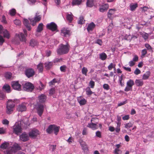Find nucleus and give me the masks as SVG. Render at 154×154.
Listing matches in <instances>:
<instances>
[{
  "label": "nucleus",
  "mask_w": 154,
  "mask_h": 154,
  "mask_svg": "<svg viewBox=\"0 0 154 154\" xmlns=\"http://www.w3.org/2000/svg\"><path fill=\"white\" fill-rule=\"evenodd\" d=\"M46 97L43 94L41 95L38 97L39 102L42 103L44 102L46 100ZM35 108L36 109L38 115L41 116L44 111V106L42 104H39L38 102L37 104L35 105Z\"/></svg>",
  "instance_id": "1"
},
{
  "label": "nucleus",
  "mask_w": 154,
  "mask_h": 154,
  "mask_svg": "<svg viewBox=\"0 0 154 154\" xmlns=\"http://www.w3.org/2000/svg\"><path fill=\"white\" fill-rule=\"evenodd\" d=\"M70 48V46L68 44L66 45L60 44L57 50V53L59 55L66 54L69 52Z\"/></svg>",
  "instance_id": "2"
},
{
  "label": "nucleus",
  "mask_w": 154,
  "mask_h": 154,
  "mask_svg": "<svg viewBox=\"0 0 154 154\" xmlns=\"http://www.w3.org/2000/svg\"><path fill=\"white\" fill-rule=\"evenodd\" d=\"M15 103L12 100H9L7 102L6 112L8 114L11 113L13 111Z\"/></svg>",
  "instance_id": "3"
},
{
  "label": "nucleus",
  "mask_w": 154,
  "mask_h": 154,
  "mask_svg": "<svg viewBox=\"0 0 154 154\" xmlns=\"http://www.w3.org/2000/svg\"><path fill=\"white\" fill-rule=\"evenodd\" d=\"M20 149V147L17 143H14L12 146L10 147L6 151V154H14L17 150Z\"/></svg>",
  "instance_id": "4"
},
{
  "label": "nucleus",
  "mask_w": 154,
  "mask_h": 154,
  "mask_svg": "<svg viewBox=\"0 0 154 154\" xmlns=\"http://www.w3.org/2000/svg\"><path fill=\"white\" fill-rule=\"evenodd\" d=\"M21 122H16L13 126L14 132L17 134H18L22 132L21 127Z\"/></svg>",
  "instance_id": "5"
},
{
  "label": "nucleus",
  "mask_w": 154,
  "mask_h": 154,
  "mask_svg": "<svg viewBox=\"0 0 154 154\" xmlns=\"http://www.w3.org/2000/svg\"><path fill=\"white\" fill-rule=\"evenodd\" d=\"M2 34L5 38L9 39L10 37V35L7 30L3 29L2 26L0 25V34Z\"/></svg>",
  "instance_id": "6"
},
{
  "label": "nucleus",
  "mask_w": 154,
  "mask_h": 154,
  "mask_svg": "<svg viewBox=\"0 0 154 154\" xmlns=\"http://www.w3.org/2000/svg\"><path fill=\"white\" fill-rule=\"evenodd\" d=\"M134 81L131 79L128 80L126 83V86L125 89V91H128L132 89V87L134 85Z\"/></svg>",
  "instance_id": "7"
},
{
  "label": "nucleus",
  "mask_w": 154,
  "mask_h": 154,
  "mask_svg": "<svg viewBox=\"0 0 154 154\" xmlns=\"http://www.w3.org/2000/svg\"><path fill=\"white\" fill-rule=\"evenodd\" d=\"M27 104L25 103H22L19 104L17 106V110L18 112H23L26 110Z\"/></svg>",
  "instance_id": "8"
},
{
  "label": "nucleus",
  "mask_w": 154,
  "mask_h": 154,
  "mask_svg": "<svg viewBox=\"0 0 154 154\" xmlns=\"http://www.w3.org/2000/svg\"><path fill=\"white\" fill-rule=\"evenodd\" d=\"M41 19V16L40 15H36L34 18L29 19L31 23L33 26H35L36 23L40 21Z\"/></svg>",
  "instance_id": "9"
},
{
  "label": "nucleus",
  "mask_w": 154,
  "mask_h": 154,
  "mask_svg": "<svg viewBox=\"0 0 154 154\" xmlns=\"http://www.w3.org/2000/svg\"><path fill=\"white\" fill-rule=\"evenodd\" d=\"M34 88V86L30 83H26L23 86V89L28 91H31Z\"/></svg>",
  "instance_id": "10"
},
{
  "label": "nucleus",
  "mask_w": 154,
  "mask_h": 154,
  "mask_svg": "<svg viewBox=\"0 0 154 154\" xmlns=\"http://www.w3.org/2000/svg\"><path fill=\"white\" fill-rule=\"evenodd\" d=\"M40 134L39 131L36 129H33L31 130L29 133V136L32 138H35Z\"/></svg>",
  "instance_id": "11"
},
{
  "label": "nucleus",
  "mask_w": 154,
  "mask_h": 154,
  "mask_svg": "<svg viewBox=\"0 0 154 154\" xmlns=\"http://www.w3.org/2000/svg\"><path fill=\"white\" fill-rule=\"evenodd\" d=\"M79 142L81 146L82 149L83 150L84 152L87 153L88 152V149L85 142L82 140H80Z\"/></svg>",
  "instance_id": "12"
},
{
  "label": "nucleus",
  "mask_w": 154,
  "mask_h": 154,
  "mask_svg": "<svg viewBox=\"0 0 154 154\" xmlns=\"http://www.w3.org/2000/svg\"><path fill=\"white\" fill-rule=\"evenodd\" d=\"M26 75L28 77L30 78L33 76L35 74V72L34 69L32 68L26 69L25 71Z\"/></svg>",
  "instance_id": "13"
},
{
  "label": "nucleus",
  "mask_w": 154,
  "mask_h": 154,
  "mask_svg": "<svg viewBox=\"0 0 154 154\" xmlns=\"http://www.w3.org/2000/svg\"><path fill=\"white\" fill-rule=\"evenodd\" d=\"M11 86L13 88L18 91L21 90V85L18 81H13L11 82Z\"/></svg>",
  "instance_id": "14"
},
{
  "label": "nucleus",
  "mask_w": 154,
  "mask_h": 154,
  "mask_svg": "<svg viewBox=\"0 0 154 154\" xmlns=\"http://www.w3.org/2000/svg\"><path fill=\"white\" fill-rule=\"evenodd\" d=\"M16 37L21 42H25L26 41V36L22 32H20L18 34H16Z\"/></svg>",
  "instance_id": "15"
},
{
  "label": "nucleus",
  "mask_w": 154,
  "mask_h": 154,
  "mask_svg": "<svg viewBox=\"0 0 154 154\" xmlns=\"http://www.w3.org/2000/svg\"><path fill=\"white\" fill-rule=\"evenodd\" d=\"M46 26L48 29L51 30L52 31H57V26L53 22L47 24Z\"/></svg>",
  "instance_id": "16"
},
{
  "label": "nucleus",
  "mask_w": 154,
  "mask_h": 154,
  "mask_svg": "<svg viewBox=\"0 0 154 154\" xmlns=\"http://www.w3.org/2000/svg\"><path fill=\"white\" fill-rule=\"evenodd\" d=\"M116 11V10L115 8L109 9L107 13L108 17L110 19H112L113 18V15Z\"/></svg>",
  "instance_id": "17"
},
{
  "label": "nucleus",
  "mask_w": 154,
  "mask_h": 154,
  "mask_svg": "<svg viewBox=\"0 0 154 154\" xmlns=\"http://www.w3.org/2000/svg\"><path fill=\"white\" fill-rule=\"evenodd\" d=\"M94 118H92L91 120V122H92L94 120ZM87 127L90 128H91L93 130H95L97 129L98 128V125L96 124H94L92 122L89 123L87 125Z\"/></svg>",
  "instance_id": "18"
},
{
  "label": "nucleus",
  "mask_w": 154,
  "mask_h": 154,
  "mask_svg": "<svg viewBox=\"0 0 154 154\" xmlns=\"http://www.w3.org/2000/svg\"><path fill=\"white\" fill-rule=\"evenodd\" d=\"M20 140L24 142L27 141L29 139L28 135L25 133H23L20 136Z\"/></svg>",
  "instance_id": "19"
},
{
  "label": "nucleus",
  "mask_w": 154,
  "mask_h": 154,
  "mask_svg": "<svg viewBox=\"0 0 154 154\" xmlns=\"http://www.w3.org/2000/svg\"><path fill=\"white\" fill-rule=\"evenodd\" d=\"M109 8V5L107 4H104L100 6L99 8V11L101 12L106 11Z\"/></svg>",
  "instance_id": "20"
},
{
  "label": "nucleus",
  "mask_w": 154,
  "mask_h": 154,
  "mask_svg": "<svg viewBox=\"0 0 154 154\" xmlns=\"http://www.w3.org/2000/svg\"><path fill=\"white\" fill-rule=\"evenodd\" d=\"M61 32L62 35L65 36H69L70 34V31L65 28L62 29L61 30Z\"/></svg>",
  "instance_id": "21"
},
{
  "label": "nucleus",
  "mask_w": 154,
  "mask_h": 154,
  "mask_svg": "<svg viewBox=\"0 0 154 154\" xmlns=\"http://www.w3.org/2000/svg\"><path fill=\"white\" fill-rule=\"evenodd\" d=\"M78 101L81 105H83L85 104L87 100L84 98L82 97H80L78 98Z\"/></svg>",
  "instance_id": "22"
},
{
  "label": "nucleus",
  "mask_w": 154,
  "mask_h": 154,
  "mask_svg": "<svg viewBox=\"0 0 154 154\" xmlns=\"http://www.w3.org/2000/svg\"><path fill=\"white\" fill-rule=\"evenodd\" d=\"M95 26V25L93 22L88 24L87 28V29L88 32L92 31Z\"/></svg>",
  "instance_id": "23"
},
{
  "label": "nucleus",
  "mask_w": 154,
  "mask_h": 154,
  "mask_svg": "<svg viewBox=\"0 0 154 154\" xmlns=\"http://www.w3.org/2000/svg\"><path fill=\"white\" fill-rule=\"evenodd\" d=\"M3 89L7 93H9L11 92V87L8 85L5 84L3 87Z\"/></svg>",
  "instance_id": "24"
},
{
  "label": "nucleus",
  "mask_w": 154,
  "mask_h": 154,
  "mask_svg": "<svg viewBox=\"0 0 154 154\" xmlns=\"http://www.w3.org/2000/svg\"><path fill=\"white\" fill-rule=\"evenodd\" d=\"M23 24L26 26L28 30L29 31L30 30L31 28L29 25V21L26 19H24L23 20Z\"/></svg>",
  "instance_id": "25"
},
{
  "label": "nucleus",
  "mask_w": 154,
  "mask_h": 154,
  "mask_svg": "<svg viewBox=\"0 0 154 154\" xmlns=\"http://www.w3.org/2000/svg\"><path fill=\"white\" fill-rule=\"evenodd\" d=\"M150 72L148 71H147L143 75L142 79L143 80H146L149 79L150 75Z\"/></svg>",
  "instance_id": "26"
},
{
  "label": "nucleus",
  "mask_w": 154,
  "mask_h": 154,
  "mask_svg": "<svg viewBox=\"0 0 154 154\" xmlns=\"http://www.w3.org/2000/svg\"><path fill=\"white\" fill-rule=\"evenodd\" d=\"M43 25L42 23H40L38 25L36 30V32H40L43 30Z\"/></svg>",
  "instance_id": "27"
},
{
  "label": "nucleus",
  "mask_w": 154,
  "mask_h": 154,
  "mask_svg": "<svg viewBox=\"0 0 154 154\" xmlns=\"http://www.w3.org/2000/svg\"><path fill=\"white\" fill-rule=\"evenodd\" d=\"M135 83L137 86H142L143 84V82L141 79H136Z\"/></svg>",
  "instance_id": "28"
},
{
  "label": "nucleus",
  "mask_w": 154,
  "mask_h": 154,
  "mask_svg": "<svg viewBox=\"0 0 154 154\" xmlns=\"http://www.w3.org/2000/svg\"><path fill=\"white\" fill-rule=\"evenodd\" d=\"M37 69L39 72H42L43 69V64L42 63H40L37 65Z\"/></svg>",
  "instance_id": "29"
},
{
  "label": "nucleus",
  "mask_w": 154,
  "mask_h": 154,
  "mask_svg": "<svg viewBox=\"0 0 154 154\" xmlns=\"http://www.w3.org/2000/svg\"><path fill=\"white\" fill-rule=\"evenodd\" d=\"M53 125H50L46 129L47 132L48 134L52 133L53 131Z\"/></svg>",
  "instance_id": "30"
},
{
  "label": "nucleus",
  "mask_w": 154,
  "mask_h": 154,
  "mask_svg": "<svg viewBox=\"0 0 154 154\" xmlns=\"http://www.w3.org/2000/svg\"><path fill=\"white\" fill-rule=\"evenodd\" d=\"M9 144L7 142H5L0 146V147L2 149H5L9 146Z\"/></svg>",
  "instance_id": "31"
},
{
  "label": "nucleus",
  "mask_w": 154,
  "mask_h": 154,
  "mask_svg": "<svg viewBox=\"0 0 154 154\" xmlns=\"http://www.w3.org/2000/svg\"><path fill=\"white\" fill-rule=\"evenodd\" d=\"M60 128L59 127L57 126L56 125H53V131H54V134L55 135H57V134L59 131Z\"/></svg>",
  "instance_id": "32"
},
{
  "label": "nucleus",
  "mask_w": 154,
  "mask_h": 154,
  "mask_svg": "<svg viewBox=\"0 0 154 154\" xmlns=\"http://www.w3.org/2000/svg\"><path fill=\"white\" fill-rule=\"evenodd\" d=\"M100 58L103 60H104L106 59L107 58V55L106 54L104 53H101L99 54Z\"/></svg>",
  "instance_id": "33"
},
{
  "label": "nucleus",
  "mask_w": 154,
  "mask_h": 154,
  "mask_svg": "<svg viewBox=\"0 0 154 154\" xmlns=\"http://www.w3.org/2000/svg\"><path fill=\"white\" fill-rule=\"evenodd\" d=\"M38 43L34 40H32L30 42V45L32 47H34L38 45Z\"/></svg>",
  "instance_id": "34"
},
{
  "label": "nucleus",
  "mask_w": 154,
  "mask_h": 154,
  "mask_svg": "<svg viewBox=\"0 0 154 154\" xmlns=\"http://www.w3.org/2000/svg\"><path fill=\"white\" fill-rule=\"evenodd\" d=\"M137 7V4L131 3L130 5V10L132 11H134Z\"/></svg>",
  "instance_id": "35"
},
{
  "label": "nucleus",
  "mask_w": 154,
  "mask_h": 154,
  "mask_svg": "<svg viewBox=\"0 0 154 154\" xmlns=\"http://www.w3.org/2000/svg\"><path fill=\"white\" fill-rule=\"evenodd\" d=\"M94 0H88L87 2V5L89 7H92L94 5Z\"/></svg>",
  "instance_id": "36"
},
{
  "label": "nucleus",
  "mask_w": 154,
  "mask_h": 154,
  "mask_svg": "<svg viewBox=\"0 0 154 154\" xmlns=\"http://www.w3.org/2000/svg\"><path fill=\"white\" fill-rule=\"evenodd\" d=\"M73 15L72 13L70 14H67L66 15V19L69 22H71L73 19Z\"/></svg>",
  "instance_id": "37"
},
{
  "label": "nucleus",
  "mask_w": 154,
  "mask_h": 154,
  "mask_svg": "<svg viewBox=\"0 0 154 154\" xmlns=\"http://www.w3.org/2000/svg\"><path fill=\"white\" fill-rule=\"evenodd\" d=\"M52 63L51 62H48L45 63V66L46 69H49L52 66Z\"/></svg>",
  "instance_id": "38"
},
{
  "label": "nucleus",
  "mask_w": 154,
  "mask_h": 154,
  "mask_svg": "<svg viewBox=\"0 0 154 154\" xmlns=\"http://www.w3.org/2000/svg\"><path fill=\"white\" fill-rule=\"evenodd\" d=\"M88 72V69L87 68L85 67H83L82 69V73L84 75H87V73Z\"/></svg>",
  "instance_id": "39"
},
{
  "label": "nucleus",
  "mask_w": 154,
  "mask_h": 154,
  "mask_svg": "<svg viewBox=\"0 0 154 154\" xmlns=\"http://www.w3.org/2000/svg\"><path fill=\"white\" fill-rule=\"evenodd\" d=\"M82 2V0H73L72 2L73 5H79Z\"/></svg>",
  "instance_id": "40"
},
{
  "label": "nucleus",
  "mask_w": 154,
  "mask_h": 154,
  "mask_svg": "<svg viewBox=\"0 0 154 154\" xmlns=\"http://www.w3.org/2000/svg\"><path fill=\"white\" fill-rule=\"evenodd\" d=\"M121 122H117V126L116 128V132L119 133L120 131V126L121 125Z\"/></svg>",
  "instance_id": "41"
},
{
  "label": "nucleus",
  "mask_w": 154,
  "mask_h": 154,
  "mask_svg": "<svg viewBox=\"0 0 154 154\" xmlns=\"http://www.w3.org/2000/svg\"><path fill=\"white\" fill-rule=\"evenodd\" d=\"M133 126V124L131 122H129L125 124V128L127 129H128L132 127Z\"/></svg>",
  "instance_id": "42"
},
{
  "label": "nucleus",
  "mask_w": 154,
  "mask_h": 154,
  "mask_svg": "<svg viewBox=\"0 0 154 154\" xmlns=\"http://www.w3.org/2000/svg\"><path fill=\"white\" fill-rule=\"evenodd\" d=\"M85 20L83 17H80L78 21L79 24H82L84 23Z\"/></svg>",
  "instance_id": "43"
},
{
  "label": "nucleus",
  "mask_w": 154,
  "mask_h": 154,
  "mask_svg": "<svg viewBox=\"0 0 154 154\" xmlns=\"http://www.w3.org/2000/svg\"><path fill=\"white\" fill-rule=\"evenodd\" d=\"M116 65L112 63H111L108 66V68L109 70H111L113 68H115Z\"/></svg>",
  "instance_id": "44"
},
{
  "label": "nucleus",
  "mask_w": 154,
  "mask_h": 154,
  "mask_svg": "<svg viewBox=\"0 0 154 154\" xmlns=\"http://www.w3.org/2000/svg\"><path fill=\"white\" fill-rule=\"evenodd\" d=\"M16 10L14 9H12L9 11V13L11 15L14 16L16 13Z\"/></svg>",
  "instance_id": "45"
},
{
  "label": "nucleus",
  "mask_w": 154,
  "mask_h": 154,
  "mask_svg": "<svg viewBox=\"0 0 154 154\" xmlns=\"http://www.w3.org/2000/svg\"><path fill=\"white\" fill-rule=\"evenodd\" d=\"M12 74L10 72H6L5 74V77L7 79H10L11 77Z\"/></svg>",
  "instance_id": "46"
},
{
  "label": "nucleus",
  "mask_w": 154,
  "mask_h": 154,
  "mask_svg": "<svg viewBox=\"0 0 154 154\" xmlns=\"http://www.w3.org/2000/svg\"><path fill=\"white\" fill-rule=\"evenodd\" d=\"M123 78L122 76H119V82L121 86H123L124 85V82L123 80Z\"/></svg>",
  "instance_id": "47"
},
{
  "label": "nucleus",
  "mask_w": 154,
  "mask_h": 154,
  "mask_svg": "<svg viewBox=\"0 0 154 154\" xmlns=\"http://www.w3.org/2000/svg\"><path fill=\"white\" fill-rule=\"evenodd\" d=\"M89 85L91 88H94L95 85V82L94 81H91L89 83Z\"/></svg>",
  "instance_id": "48"
},
{
  "label": "nucleus",
  "mask_w": 154,
  "mask_h": 154,
  "mask_svg": "<svg viewBox=\"0 0 154 154\" xmlns=\"http://www.w3.org/2000/svg\"><path fill=\"white\" fill-rule=\"evenodd\" d=\"M6 129L3 128H0V134H4L6 133Z\"/></svg>",
  "instance_id": "49"
},
{
  "label": "nucleus",
  "mask_w": 154,
  "mask_h": 154,
  "mask_svg": "<svg viewBox=\"0 0 154 154\" xmlns=\"http://www.w3.org/2000/svg\"><path fill=\"white\" fill-rule=\"evenodd\" d=\"M142 37L145 39H146L148 38L149 35L148 33L144 32L142 34Z\"/></svg>",
  "instance_id": "50"
},
{
  "label": "nucleus",
  "mask_w": 154,
  "mask_h": 154,
  "mask_svg": "<svg viewBox=\"0 0 154 154\" xmlns=\"http://www.w3.org/2000/svg\"><path fill=\"white\" fill-rule=\"evenodd\" d=\"M114 152L115 154H121L122 152L119 149H115Z\"/></svg>",
  "instance_id": "51"
},
{
  "label": "nucleus",
  "mask_w": 154,
  "mask_h": 154,
  "mask_svg": "<svg viewBox=\"0 0 154 154\" xmlns=\"http://www.w3.org/2000/svg\"><path fill=\"white\" fill-rule=\"evenodd\" d=\"M14 23L17 25H20L21 23V21L18 19H16L14 21Z\"/></svg>",
  "instance_id": "52"
},
{
  "label": "nucleus",
  "mask_w": 154,
  "mask_h": 154,
  "mask_svg": "<svg viewBox=\"0 0 154 154\" xmlns=\"http://www.w3.org/2000/svg\"><path fill=\"white\" fill-rule=\"evenodd\" d=\"M86 92V94L88 95H90L91 94L93 93L89 88H87Z\"/></svg>",
  "instance_id": "53"
},
{
  "label": "nucleus",
  "mask_w": 154,
  "mask_h": 154,
  "mask_svg": "<svg viewBox=\"0 0 154 154\" xmlns=\"http://www.w3.org/2000/svg\"><path fill=\"white\" fill-rule=\"evenodd\" d=\"M147 53V51L146 49L143 50L141 51V57H143Z\"/></svg>",
  "instance_id": "54"
},
{
  "label": "nucleus",
  "mask_w": 154,
  "mask_h": 154,
  "mask_svg": "<svg viewBox=\"0 0 154 154\" xmlns=\"http://www.w3.org/2000/svg\"><path fill=\"white\" fill-rule=\"evenodd\" d=\"M113 27V24L112 23H111L109 25L108 27V30L109 32H111L112 29Z\"/></svg>",
  "instance_id": "55"
},
{
  "label": "nucleus",
  "mask_w": 154,
  "mask_h": 154,
  "mask_svg": "<svg viewBox=\"0 0 154 154\" xmlns=\"http://www.w3.org/2000/svg\"><path fill=\"white\" fill-rule=\"evenodd\" d=\"M66 141L69 143H72L73 141V139L72 137H70L68 139L66 140Z\"/></svg>",
  "instance_id": "56"
},
{
  "label": "nucleus",
  "mask_w": 154,
  "mask_h": 154,
  "mask_svg": "<svg viewBox=\"0 0 154 154\" xmlns=\"http://www.w3.org/2000/svg\"><path fill=\"white\" fill-rule=\"evenodd\" d=\"M103 87L104 89L108 90L109 88V86L106 84H104L103 85Z\"/></svg>",
  "instance_id": "57"
},
{
  "label": "nucleus",
  "mask_w": 154,
  "mask_h": 154,
  "mask_svg": "<svg viewBox=\"0 0 154 154\" xmlns=\"http://www.w3.org/2000/svg\"><path fill=\"white\" fill-rule=\"evenodd\" d=\"M5 39L3 37L0 35V45H2L5 42Z\"/></svg>",
  "instance_id": "58"
},
{
  "label": "nucleus",
  "mask_w": 154,
  "mask_h": 154,
  "mask_svg": "<svg viewBox=\"0 0 154 154\" xmlns=\"http://www.w3.org/2000/svg\"><path fill=\"white\" fill-rule=\"evenodd\" d=\"M141 73V71L138 68H136L134 72V73L136 75L140 74Z\"/></svg>",
  "instance_id": "59"
},
{
  "label": "nucleus",
  "mask_w": 154,
  "mask_h": 154,
  "mask_svg": "<svg viewBox=\"0 0 154 154\" xmlns=\"http://www.w3.org/2000/svg\"><path fill=\"white\" fill-rule=\"evenodd\" d=\"M127 100H126L125 101H124L122 102H121L119 103L118 105V106H121L122 105L125 104L127 103Z\"/></svg>",
  "instance_id": "60"
},
{
  "label": "nucleus",
  "mask_w": 154,
  "mask_h": 154,
  "mask_svg": "<svg viewBox=\"0 0 154 154\" xmlns=\"http://www.w3.org/2000/svg\"><path fill=\"white\" fill-rule=\"evenodd\" d=\"M145 47L148 49L149 50V51H152V48L148 44H145Z\"/></svg>",
  "instance_id": "61"
},
{
  "label": "nucleus",
  "mask_w": 154,
  "mask_h": 154,
  "mask_svg": "<svg viewBox=\"0 0 154 154\" xmlns=\"http://www.w3.org/2000/svg\"><path fill=\"white\" fill-rule=\"evenodd\" d=\"M130 118L129 115H126L122 117V119L124 120H127Z\"/></svg>",
  "instance_id": "62"
},
{
  "label": "nucleus",
  "mask_w": 154,
  "mask_h": 154,
  "mask_svg": "<svg viewBox=\"0 0 154 154\" xmlns=\"http://www.w3.org/2000/svg\"><path fill=\"white\" fill-rule=\"evenodd\" d=\"M138 59L139 58L138 56L136 55H134V57L132 60L135 62H136L138 60Z\"/></svg>",
  "instance_id": "63"
},
{
  "label": "nucleus",
  "mask_w": 154,
  "mask_h": 154,
  "mask_svg": "<svg viewBox=\"0 0 154 154\" xmlns=\"http://www.w3.org/2000/svg\"><path fill=\"white\" fill-rule=\"evenodd\" d=\"M132 38V37L131 35H126L125 36V39L127 40H131Z\"/></svg>",
  "instance_id": "64"
}]
</instances>
